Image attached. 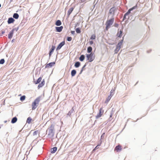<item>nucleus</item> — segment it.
<instances>
[{
	"label": "nucleus",
	"instance_id": "nucleus-1",
	"mask_svg": "<svg viewBox=\"0 0 160 160\" xmlns=\"http://www.w3.org/2000/svg\"><path fill=\"white\" fill-rule=\"evenodd\" d=\"M54 125L52 124L48 128L47 130V132L48 131V133L47 135V137L49 138H51L53 137L54 135Z\"/></svg>",
	"mask_w": 160,
	"mask_h": 160
},
{
	"label": "nucleus",
	"instance_id": "nucleus-2",
	"mask_svg": "<svg viewBox=\"0 0 160 160\" xmlns=\"http://www.w3.org/2000/svg\"><path fill=\"white\" fill-rule=\"evenodd\" d=\"M42 79V78L40 77H39L36 81H35V79L33 78V83L35 84H39L38 86V88L39 89L40 88L42 87L44 85L45 80L44 79Z\"/></svg>",
	"mask_w": 160,
	"mask_h": 160
},
{
	"label": "nucleus",
	"instance_id": "nucleus-3",
	"mask_svg": "<svg viewBox=\"0 0 160 160\" xmlns=\"http://www.w3.org/2000/svg\"><path fill=\"white\" fill-rule=\"evenodd\" d=\"M41 98V96H39L32 102V110H35L37 108L39 102L40 101Z\"/></svg>",
	"mask_w": 160,
	"mask_h": 160
},
{
	"label": "nucleus",
	"instance_id": "nucleus-4",
	"mask_svg": "<svg viewBox=\"0 0 160 160\" xmlns=\"http://www.w3.org/2000/svg\"><path fill=\"white\" fill-rule=\"evenodd\" d=\"M87 58V60L89 62H92L95 58V56L94 53H91L89 54H86Z\"/></svg>",
	"mask_w": 160,
	"mask_h": 160
},
{
	"label": "nucleus",
	"instance_id": "nucleus-5",
	"mask_svg": "<svg viewBox=\"0 0 160 160\" xmlns=\"http://www.w3.org/2000/svg\"><path fill=\"white\" fill-rule=\"evenodd\" d=\"M114 20V18L113 17L112 18L108 20L105 23L106 25V29L108 30L110 26L112 24Z\"/></svg>",
	"mask_w": 160,
	"mask_h": 160
},
{
	"label": "nucleus",
	"instance_id": "nucleus-6",
	"mask_svg": "<svg viewBox=\"0 0 160 160\" xmlns=\"http://www.w3.org/2000/svg\"><path fill=\"white\" fill-rule=\"evenodd\" d=\"M117 8L114 6L112 7L110 9L109 12V13L110 14L112 15V17H113L115 15V12L117 10Z\"/></svg>",
	"mask_w": 160,
	"mask_h": 160
},
{
	"label": "nucleus",
	"instance_id": "nucleus-7",
	"mask_svg": "<svg viewBox=\"0 0 160 160\" xmlns=\"http://www.w3.org/2000/svg\"><path fill=\"white\" fill-rule=\"evenodd\" d=\"M56 48L55 46L54 45H52L51 48L50 49L49 52V59H50V57L53 53L54 50Z\"/></svg>",
	"mask_w": 160,
	"mask_h": 160
},
{
	"label": "nucleus",
	"instance_id": "nucleus-8",
	"mask_svg": "<svg viewBox=\"0 0 160 160\" xmlns=\"http://www.w3.org/2000/svg\"><path fill=\"white\" fill-rule=\"evenodd\" d=\"M103 110L102 108H101L99 109V112L98 113L97 115L96 116V119L100 118L103 113Z\"/></svg>",
	"mask_w": 160,
	"mask_h": 160
},
{
	"label": "nucleus",
	"instance_id": "nucleus-9",
	"mask_svg": "<svg viewBox=\"0 0 160 160\" xmlns=\"http://www.w3.org/2000/svg\"><path fill=\"white\" fill-rule=\"evenodd\" d=\"M75 108L72 107L71 110L67 114L66 117L68 118V117H71L72 114H74L75 112L74 109Z\"/></svg>",
	"mask_w": 160,
	"mask_h": 160
},
{
	"label": "nucleus",
	"instance_id": "nucleus-10",
	"mask_svg": "<svg viewBox=\"0 0 160 160\" xmlns=\"http://www.w3.org/2000/svg\"><path fill=\"white\" fill-rule=\"evenodd\" d=\"M65 44V42L64 40L62 41L58 45L56 49V51H58L61 49V48H62V47Z\"/></svg>",
	"mask_w": 160,
	"mask_h": 160
},
{
	"label": "nucleus",
	"instance_id": "nucleus-11",
	"mask_svg": "<svg viewBox=\"0 0 160 160\" xmlns=\"http://www.w3.org/2000/svg\"><path fill=\"white\" fill-rule=\"evenodd\" d=\"M55 64V62H50L46 65L45 67L43 69H45L47 68H51Z\"/></svg>",
	"mask_w": 160,
	"mask_h": 160
},
{
	"label": "nucleus",
	"instance_id": "nucleus-12",
	"mask_svg": "<svg viewBox=\"0 0 160 160\" xmlns=\"http://www.w3.org/2000/svg\"><path fill=\"white\" fill-rule=\"evenodd\" d=\"M63 26H60V27H55L56 31L57 32H61L63 29Z\"/></svg>",
	"mask_w": 160,
	"mask_h": 160
},
{
	"label": "nucleus",
	"instance_id": "nucleus-13",
	"mask_svg": "<svg viewBox=\"0 0 160 160\" xmlns=\"http://www.w3.org/2000/svg\"><path fill=\"white\" fill-rule=\"evenodd\" d=\"M15 20L13 18H12V17H11L8 18V21H7V22L8 24H10L11 23H13L14 22H15Z\"/></svg>",
	"mask_w": 160,
	"mask_h": 160
},
{
	"label": "nucleus",
	"instance_id": "nucleus-14",
	"mask_svg": "<svg viewBox=\"0 0 160 160\" xmlns=\"http://www.w3.org/2000/svg\"><path fill=\"white\" fill-rule=\"evenodd\" d=\"M122 149L121 146L120 145L117 146L114 148V150H116L117 152H118L121 151Z\"/></svg>",
	"mask_w": 160,
	"mask_h": 160
},
{
	"label": "nucleus",
	"instance_id": "nucleus-15",
	"mask_svg": "<svg viewBox=\"0 0 160 160\" xmlns=\"http://www.w3.org/2000/svg\"><path fill=\"white\" fill-rule=\"evenodd\" d=\"M123 33L122 30H120L119 32H118L116 34V36L119 38H121L122 36Z\"/></svg>",
	"mask_w": 160,
	"mask_h": 160
},
{
	"label": "nucleus",
	"instance_id": "nucleus-16",
	"mask_svg": "<svg viewBox=\"0 0 160 160\" xmlns=\"http://www.w3.org/2000/svg\"><path fill=\"white\" fill-rule=\"evenodd\" d=\"M14 33V32L13 31L11 30L9 33L8 35V38L9 39H11L13 37V34Z\"/></svg>",
	"mask_w": 160,
	"mask_h": 160
},
{
	"label": "nucleus",
	"instance_id": "nucleus-17",
	"mask_svg": "<svg viewBox=\"0 0 160 160\" xmlns=\"http://www.w3.org/2000/svg\"><path fill=\"white\" fill-rule=\"evenodd\" d=\"M74 9V8L73 7H71L69 8V10H68V11L67 13V16L68 17L70 14L72 13V12L73 11V10Z\"/></svg>",
	"mask_w": 160,
	"mask_h": 160
},
{
	"label": "nucleus",
	"instance_id": "nucleus-18",
	"mask_svg": "<svg viewBox=\"0 0 160 160\" xmlns=\"http://www.w3.org/2000/svg\"><path fill=\"white\" fill-rule=\"evenodd\" d=\"M27 19H23L21 23H20V24H19V26H20V27H22L23 26V25H24V24H25L26 22L27 21Z\"/></svg>",
	"mask_w": 160,
	"mask_h": 160
},
{
	"label": "nucleus",
	"instance_id": "nucleus-19",
	"mask_svg": "<svg viewBox=\"0 0 160 160\" xmlns=\"http://www.w3.org/2000/svg\"><path fill=\"white\" fill-rule=\"evenodd\" d=\"M18 120V118L16 117H13L11 119V123L14 124L16 123Z\"/></svg>",
	"mask_w": 160,
	"mask_h": 160
},
{
	"label": "nucleus",
	"instance_id": "nucleus-20",
	"mask_svg": "<svg viewBox=\"0 0 160 160\" xmlns=\"http://www.w3.org/2000/svg\"><path fill=\"white\" fill-rule=\"evenodd\" d=\"M57 150V147H54L52 148L51 149V153H54L56 152Z\"/></svg>",
	"mask_w": 160,
	"mask_h": 160
},
{
	"label": "nucleus",
	"instance_id": "nucleus-21",
	"mask_svg": "<svg viewBox=\"0 0 160 160\" xmlns=\"http://www.w3.org/2000/svg\"><path fill=\"white\" fill-rule=\"evenodd\" d=\"M113 96L112 95H109L108 97L107 98L105 102V103H108V102L111 99L112 97Z\"/></svg>",
	"mask_w": 160,
	"mask_h": 160
},
{
	"label": "nucleus",
	"instance_id": "nucleus-22",
	"mask_svg": "<svg viewBox=\"0 0 160 160\" xmlns=\"http://www.w3.org/2000/svg\"><path fill=\"white\" fill-rule=\"evenodd\" d=\"M81 65V63L79 61H76L75 62L74 66L76 68H79Z\"/></svg>",
	"mask_w": 160,
	"mask_h": 160
},
{
	"label": "nucleus",
	"instance_id": "nucleus-23",
	"mask_svg": "<svg viewBox=\"0 0 160 160\" xmlns=\"http://www.w3.org/2000/svg\"><path fill=\"white\" fill-rule=\"evenodd\" d=\"M92 48L91 46H89L87 48V52L88 53H92Z\"/></svg>",
	"mask_w": 160,
	"mask_h": 160
},
{
	"label": "nucleus",
	"instance_id": "nucleus-24",
	"mask_svg": "<svg viewBox=\"0 0 160 160\" xmlns=\"http://www.w3.org/2000/svg\"><path fill=\"white\" fill-rule=\"evenodd\" d=\"M62 22L60 20H57L55 22V25L57 26H60Z\"/></svg>",
	"mask_w": 160,
	"mask_h": 160
},
{
	"label": "nucleus",
	"instance_id": "nucleus-25",
	"mask_svg": "<svg viewBox=\"0 0 160 160\" xmlns=\"http://www.w3.org/2000/svg\"><path fill=\"white\" fill-rule=\"evenodd\" d=\"M77 72L76 70L75 69H73L71 71V76L72 77H73L76 74Z\"/></svg>",
	"mask_w": 160,
	"mask_h": 160
},
{
	"label": "nucleus",
	"instance_id": "nucleus-26",
	"mask_svg": "<svg viewBox=\"0 0 160 160\" xmlns=\"http://www.w3.org/2000/svg\"><path fill=\"white\" fill-rule=\"evenodd\" d=\"M85 58V56L84 55L82 54L80 55V57H79V60L81 61L82 62L83 61Z\"/></svg>",
	"mask_w": 160,
	"mask_h": 160
},
{
	"label": "nucleus",
	"instance_id": "nucleus-27",
	"mask_svg": "<svg viewBox=\"0 0 160 160\" xmlns=\"http://www.w3.org/2000/svg\"><path fill=\"white\" fill-rule=\"evenodd\" d=\"M19 17V14L18 13H15L13 14L12 18H13L14 19H17Z\"/></svg>",
	"mask_w": 160,
	"mask_h": 160
},
{
	"label": "nucleus",
	"instance_id": "nucleus-28",
	"mask_svg": "<svg viewBox=\"0 0 160 160\" xmlns=\"http://www.w3.org/2000/svg\"><path fill=\"white\" fill-rule=\"evenodd\" d=\"M32 120V119L30 117H29L27 119L26 122L28 124H30Z\"/></svg>",
	"mask_w": 160,
	"mask_h": 160
},
{
	"label": "nucleus",
	"instance_id": "nucleus-29",
	"mask_svg": "<svg viewBox=\"0 0 160 160\" xmlns=\"http://www.w3.org/2000/svg\"><path fill=\"white\" fill-rule=\"evenodd\" d=\"M87 65V63H86L84 65V66L82 67V68L81 69V70H80V72L79 73V75H80L81 74H82V72H83V71L84 70V68H85L86 67Z\"/></svg>",
	"mask_w": 160,
	"mask_h": 160
},
{
	"label": "nucleus",
	"instance_id": "nucleus-30",
	"mask_svg": "<svg viewBox=\"0 0 160 160\" xmlns=\"http://www.w3.org/2000/svg\"><path fill=\"white\" fill-rule=\"evenodd\" d=\"M138 3H137L135 6H133L132 8H129L130 10H131V11H132L133 10L137 8V7H138Z\"/></svg>",
	"mask_w": 160,
	"mask_h": 160
},
{
	"label": "nucleus",
	"instance_id": "nucleus-31",
	"mask_svg": "<svg viewBox=\"0 0 160 160\" xmlns=\"http://www.w3.org/2000/svg\"><path fill=\"white\" fill-rule=\"evenodd\" d=\"M52 142L53 143L52 144V145L54 144V146L55 145L57 144V141H56L55 140L54 138H52L51 139Z\"/></svg>",
	"mask_w": 160,
	"mask_h": 160
},
{
	"label": "nucleus",
	"instance_id": "nucleus-32",
	"mask_svg": "<svg viewBox=\"0 0 160 160\" xmlns=\"http://www.w3.org/2000/svg\"><path fill=\"white\" fill-rule=\"evenodd\" d=\"M96 38V36L95 34H93L91 36L90 39L91 40H93L95 39Z\"/></svg>",
	"mask_w": 160,
	"mask_h": 160
},
{
	"label": "nucleus",
	"instance_id": "nucleus-33",
	"mask_svg": "<svg viewBox=\"0 0 160 160\" xmlns=\"http://www.w3.org/2000/svg\"><path fill=\"white\" fill-rule=\"evenodd\" d=\"M102 141H101L100 142H99V143L98 144L95 148H94L93 150V151H95V150H96L98 148V146H100L101 144H102Z\"/></svg>",
	"mask_w": 160,
	"mask_h": 160
},
{
	"label": "nucleus",
	"instance_id": "nucleus-34",
	"mask_svg": "<svg viewBox=\"0 0 160 160\" xmlns=\"http://www.w3.org/2000/svg\"><path fill=\"white\" fill-rule=\"evenodd\" d=\"M75 30L77 33H80L81 32V29L80 28H77Z\"/></svg>",
	"mask_w": 160,
	"mask_h": 160
},
{
	"label": "nucleus",
	"instance_id": "nucleus-35",
	"mask_svg": "<svg viewBox=\"0 0 160 160\" xmlns=\"http://www.w3.org/2000/svg\"><path fill=\"white\" fill-rule=\"evenodd\" d=\"M25 98H26V96L25 95H24L21 96L20 97V99L21 101H23L25 99Z\"/></svg>",
	"mask_w": 160,
	"mask_h": 160
},
{
	"label": "nucleus",
	"instance_id": "nucleus-36",
	"mask_svg": "<svg viewBox=\"0 0 160 160\" xmlns=\"http://www.w3.org/2000/svg\"><path fill=\"white\" fill-rule=\"evenodd\" d=\"M120 48L118 47V46H116V48L114 50V51L115 53H117L120 50Z\"/></svg>",
	"mask_w": 160,
	"mask_h": 160
},
{
	"label": "nucleus",
	"instance_id": "nucleus-37",
	"mask_svg": "<svg viewBox=\"0 0 160 160\" xmlns=\"http://www.w3.org/2000/svg\"><path fill=\"white\" fill-rule=\"evenodd\" d=\"M5 62V61L4 59L2 58L0 60V64H3Z\"/></svg>",
	"mask_w": 160,
	"mask_h": 160
},
{
	"label": "nucleus",
	"instance_id": "nucleus-38",
	"mask_svg": "<svg viewBox=\"0 0 160 160\" xmlns=\"http://www.w3.org/2000/svg\"><path fill=\"white\" fill-rule=\"evenodd\" d=\"M131 10L129 9L128 10V11L125 13V14L127 16H128L131 13Z\"/></svg>",
	"mask_w": 160,
	"mask_h": 160
},
{
	"label": "nucleus",
	"instance_id": "nucleus-39",
	"mask_svg": "<svg viewBox=\"0 0 160 160\" xmlns=\"http://www.w3.org/2000/svg\"><path fill=\"white\" fill-rule=\"evenodd\" d=\"M72 39V38L71 37H67V40L68 41H71Z\"/></svg>",
	"mask_w": 160,
	"mask_h": 160
},
{
	"label": "nucleus",
	"instance_id": "nucleus-40",
	"mask_svg": "<svg viewBox=\"0 0 160 160\" xmlns=\"http://www.w3.org/2000/svg\"><path fill=\"white\" fill-rule=\"evenodd\" d=\"M105 132H103V133L101 136V138H100V141H99V142H100L101 141H102L101 140L103 139L104 137V135H105Z\"/></svg>",
	"mask_w": 160,
	"mask_h": 160
},
{
	"label": "nucleus",
	"instance_id": "nucleus-41",
	"mask_svg": "<svg viewBox=\"0 0 160 160\" xmlns=\"http://www.w3.org/2000/svg\"><path fill=\"white\" fill-rule=\"evenodd\" d=\"M122 43L121 42H119L117 44V45H116V46H118L119 48H121V46L122 45Z\"/></svg>",
	"mask_w": 160,
	"mask_h": 160
},
{
	"label": "nucleus",
	"instance_id": "nucleus-42",
	"mask_svg": "<svg viewBox=\"0 0 160 160\" xmlns=\"http://www.w3.org/2000/svg\"><path fill=\"white\" fill-rule=\"evenodd\" d=\"M38 132V130H36L33 133V136H35L37 135Z\"/></svg>",
	"mask_w": 160,
	"mask_h": 160
},
{
	"label": "nucleus",
	"instance_id": "nucleus-43",
	"mask_svg": "<svg viewBox=\"0 0 160 160\" xmlns=\"http://www.w3.org/2000/svg\"><path fill=\"white\" fill-rule=\"evenodd\" d=\"M19 29V27H17V28H13L12 30V31H13L14 32V31H16V32H17V31H18V30Z\"/></svg>",
	"mask_w": 160,
	"mask_h": 160
},
{
	"label": "nucleus",
	"instance_id": "nucleus-44",
	"mask_svg": "<svg viewBox=\"0 0 160 160\" xmlns=\"http://www.w3.org/2000/svg\"><path fill=\"white\" fill-rule=\"evenodd\" d=\"M127 16L125 15V14L123 16V18H122V21H124L127 18H126V16Z\"/></svg>",
	"mask_w": 160,
	"mask_h": 160
},
{
	"label": "nucleus",
	"instance_id": "nucleus-45",
	"mask_svg": "<svg viewBox=\"0 0 160 160\" xmlns=\"http://www.w3.org/2000/svg\"><path fill=\"white\" fill-rule=\"evenodd\" d=\"M114 93V90H112V89L110 91V95H113Z\"/></svg>",
	"mask_w": 160,
	"mask_h": 160
},
{
	"label": "nucleus",
	"instance_id": "nucleus-46",
	"mask_svg": "<svg viewBox=\"0 0 160 160\" xmlns=\"http://www.w3.org/2000/svg\"><path fill=\"white\" fill-rule=\"evenodd\" d=\"M124 36L122 37V39L120 40V41H119L120 42H121L122 44L124 41Z\"/></svg>",
	"mask_w": 160,
	"mask_h": 160
},
{
	"label": "nucleus",
	"instance_id": "nucleus-47",
	"mask_svg": "<svg viewBox=\"0 0 160 160\" xmlns=\"http://www.w3.org/2000/svg\"><path fill=\"white\" fill-rule=\"evenodd\" d=\"M80 22H77L75 25V28L76 27L79 26L80 24Z\"/></svg>",
	"mask_w": 160,
	"mask_h": 160
},
{
	"label": "nucleus",
	"instance_id": "nucleus-48",
	"mask_svg": "<svg viewBox=\"0 0 160 160\" xmlns=\"http://www.w3.org/2000/svg\"><path fill=\"white\" fill-rule=\"evenodd\" d=\"M118 26H119V24L118 23H115L114 24V26L115 27L118 28Z\"/></svg>",
	"mask_w": 160,
	"mask_h": 160
},
{
	"label": "nucleus",
	"instance_id": "nucleus-49",
	"mask_svg": "<svg viewBox=\"0 0 160 160\" xmlns=\"http://www.w3.org/2000/svg\"><path fill=\"white\" fill-rule=\"evenodd\" d=\"M89 44L91 45H92L93 44V41L91 40L89 41Z\"/></svg>",
	"mask_w": 160,
	"mask_h": 160
},
{
	"label": "nucleus",
	"instance_id": "nucleus-50",
	"mask_svg": "<svg viewBox=\"0 0 160 160\" xmlns=\"http://www.w3.org/2000/svg\"><path fill=\"white\" fill-rule=\"evenodd\" d=\"M152 51V50L151 49H150L149 50L147 51V52L148 53H150Z\"/></svg>",
	"mask_w": 160,
	"mask_h": 160
},
{
	"label": "nucleus",
	"instance_id": "nucleus-51",
	"mask_svg": "<svg viewBox=\"0 0 160 160\" xmlns=\"http://www.w3.org/2000/svg\"><path fill=\"white\" fill-rule=\"evenodd\" d=\"M71 34L73 35H74L75 34V32L74 31H71Z\"/></svg>",
	"mask_w": 160,
	"mask_h": 160
},
{
	"label": "nucleus",
	"instance_id": "nucleus-52",
	"mask_svg": "<svg viewBox=\"0 0 160 160\" xmlns=\"http://www.w3.org/2000/svg\"><path fill=\"white\" fill-rule=\"evenodd\" d=\"M5 32L4 31H2L1 34L0 33V35L1 36H2V35L5 33Z\"/></svg>",
	"mask_w": 160,
	"mask_h": 160
},
{
	"label": "nucleus",
	"instance_id": "nucleus-53",
	"mask_svg": "<svg viewBox=\"0 0 160 160\" xmlns=\"http://www.w3.org/2000/svg\"><path fill=\"white\" fill-rule=\"evenodd\" d=\"M112 111L111 112V113L110 115L109 118H110L112 117Z\"/></svg>",
	"mask_w": 160,
	"mask_h": 160
},
{
	"label": "nucleus",
	"instance_id": "nucleus-54",
	"mask_svg": "<svg viewBox=\"0 0 160 160\" xmlns=\"http://www.w3.org/2000/svg\"><path fill=\"white\" fill-rule=\"evenodd\" d=\"M15 40V39H13L12 40H11V42L12 43L13 42L14 40Z\"/></svg>",
	"mask_w": 160,
	"mask_h": 160
},
{
	"label": "nucleus",
	"instance_id": "nucleus-55",
	"mask_svg": "<svg viewBox=\"0 0 160 160\" xmlns=\"http://www.w3.org/2000/svg\"><path fill=\"white\" fill-rule=\"evenodd\" d=\"M85 1V0H81V2H83Z\"/></svg>",
	"mask_w": 160,
	"mask_h": 160
},
{
	"label": "nucleus",
	"instance_id": "nucleus-56",
	"mask_svg": "<svg viewBox=\"0 0 160 160\" xmlns=\"http://www.w3.org/2000/svg\"><path fill=\"white\" fill-rule=\"evenodd\" d=\"M29 152H28V151H26V154H29Z\"/></svg>",
	"mask_w": 160,
	"mask_h": 160
},
{
	"label": "nucleus",
	"instance_id": "nucleus-57",
	"mask_svg": "<svg viewBox=\"0 0 160 160\" xmlns=\"http://www.w3.org/2000/svg\"><path fill=\"white\" fill-rule=\"evenodd\" d=\"M32 131H31V132H29V133L28 134V135L27 136V137H28L29 135L30 134V133H31V132Z\"/></svg>",
	"mask_w": 160,
	"mask_h": 160
},
{
	"label": "nucleus",
	"instance_id": "nucleus-58",
	"mask_svg": "<svg viewBox=\"0 0 160 160\" xmlns=\"http://www.w3.org/2000/svg\"><path fill=\"white\" fill-rule=\"evenodd\" d=\"M116 89V87H114L113 89H112V90H114V91H115Z\"/></svg>",
	"mask_w": 160,
	"mask_h": 160
},
{
	"label": "nucleus",
	"instance_id": "nucleus-59",
	"mask_svg": "<svg viewBox=\"0 0 160 160\" xmlns=\"http://www.w3.org/2000/svg\"><path fill=\"white\" fill-rule=\"evenodd\" d=\"M96 120H95V122H94V124H93V125H95V123H96Z\"/></svg>",
	"mask_w": 160,
	"mask_h": 160
},
{
	"label": "nucleus",
	"instance_id": "nucleus-60",
	"mask_svg": "<svg viewBox=\"0 0 160 160\" xmlns=\"http://www.w3.org/2000/svg\"><path fill=\"white\" fill-rule=\"evenodd\" d=\"M23 128L21 130L19 131V133H20V132H21V131H22V130L23 129Z\"/></svg>",
	"mask_w": 160,
	"mask_h": 160
},
{
	"label": "nucleus",
	"instance_id": "nucleus-61",
	"mask_svg": "<svg viewBox=\"0 0 160 160\" xmlns=\"http://www.w3.org/2000/svg\"><path fill=\"white\" fill-rule=\"evenodd\" d=\"M138 82H136V84L135 85H136L137 84H138Z\"/></svg>",
	"mask_w": 160,
	"mask_h": 160
},
{
	"label": "nucleus",
	"instance_id": "nucleus-62",
	"mask_svg": "<svg viewBox=\"0 0 160 160\" xmlns=\"http://www.w3.org/2000/svg\"><path fill=\"white\" fill-rule=\"evenodd\" d=\"M26 132V131H25L24 130V131H23L22 132Z\"/></svg>",
	"mask_w": 160,
	"mask_h": 160
},
{
	"label": "nucleus",
	"instance_id": "nucleus-63",
	"mask_svg": "<svg viewBox=\"0 0 160 160\" xmlns=\"http://www.w3.org/2000/svg\"><path fill=\"white\" fill-rule=\"evenodd\" d=\"M7 122V121H4V122L5 123H6Z\"/></svg>",
	"mask_w": 160,
	"mask_h": 160
},
{
	"label": "nucleus",
	"instance_id": "nucleus-64",
	"mask_svg": "<svg viewBox=\"0 0 160 160\" xmlns=\"http://www.w3.org/2000/svg\"><path fill=\"white\" fill-rule=\"evenodd\" d=\"M12 0H10V2H12Z\"/></svg>",
	"mask_w": 160,
	"mask_h": 160
}]
</instances>
